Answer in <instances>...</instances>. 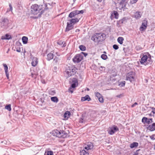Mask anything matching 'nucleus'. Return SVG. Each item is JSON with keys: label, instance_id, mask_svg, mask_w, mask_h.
Here are the masks:
<instances>
[{"label": "nucleus", "instance_id": "f257e3e1", "mask_svg": "<svg viewBox=\"0 0 155 155\" xmlns=\"http://www.w3.org/2000/svg\"><path fill=\"white\" fill-rule=\"evenodd\" d=\"M106 36L105 34L104 33H96L92 36L91 39L95 42H101L105 40Z\"/></svg>", "mask_w": 155, "mask_h": 155}, {"label": "nucleus", "instance_id": "f03ea898", "mask_svg": "<svg viewBox=\"0 0 155 155\" xmlns=\"http://www.w3.org/2000/svg\"><path fill=\"white\" fill-rule=\"evenodd\" d=\"M80 18H71V19L68 20V22H67V25L65 29V31H68L72 30L74 27L73 25L79 21Z\"/></svg>", "mask_w": 155, "mask_h": 155}, {"label": "nucleus", "instance_id": "7ed1b4c3", "mask_svg": "<svg viewBox=\"0 0 155 155\" xmlns=\"http://www.w3.org/2000/svg\"><path fill=\"white\" fill-rule=\"evenodd\" d=\"M43 8L42 5H38L37 4L33 5L31 7V13L34 15H37Z\"/></svg>", "mask_w": 155, "mask_h": 155}, {"label": "nucleus", "instance_id": "20e7f679", "mask_svg": "<svg viewBox=\"0 0 155 155\" xmlns=\"http://www.w3.org/2000/svg\"><path fill=\"white\" fill-rule=\"evenodd\" d=\"M54 136L58 137L65 138L67 136V134L63 130H58L57 129L54 130L52 131Z\"/></svg>", "mask_w": 155, "mask_h": 155}, {"label": "nucleus", "instance_id": "39448f33", "mask_svg": "<svg viewBox=\"0 0 155 155\" xmlns=\"http://www.w3.org/2000/svg\"><path fill=\"white\" fill-rule=\"evenodd\" d=\"M77 68L74 66L68 67L66 69L65 72L68 77L74 75L76 73Z\"/></svg>", "mask_w": 155, "mask_h": 155}, {"label": "nucleus", "instance_id": "423d86ee", "mask_svg": "<svg viewBox=\"0 0 155 155\" xmlns=\"http://www.w3.org/2000/svg\"><path fill=\"white\" fill-rule=\"evenodd\" d=\"M140 62L141 64H143L145 65L151 64L152 61L151 60V56L150 54H149L148 56L147 55H143L141 58Z\"/></svg>", "mask_w": 155, "mask_h": 155}, {"label": "nucleus", "instance_id": "0eeeda50", "mask_svg": "<svg viewBox=\"0 0 155 155\" xmlns=\"http://www.w3.org/2000/svg\"><path fill=\"white\" fill-rule=\"evenodd\" d=\"M126 80L129 81L130 82L135 80V74L133 72H130L126 74Z\"/></svg>", "mask_w": 155, "mask_h": 155}, {"label": "nucleus", "instance_id": "6e6552de", "mask_svg": "<svg viewBox=\"0 0 155 155\" xmlns=\"http://www.w3.org/2000/svg\"><path fill=\"white\" fill-rule=\"evenodd\" d=\"M126 0H122L120 2L116 4V7L117 9L121 10L125 7L126 5Z\"/></svg>", "mask_w": 155, "mask_h": 155}, {"label": "nucleus", "instance_id": "1a4fd4ad", "mask_svg": "<svg viewBox=\"0 0 155 155\" xmlns=\"http://www.w3.org/2000/svg\"><path fill=\"white\" fill-rule=\"evenodd\" d=\"M119 130V128L115 125L109 127L108 129V132L110 135L113 134Z\"/></svg>", "mask_w": 155, "mask_h": 155}, {"label": "nucleus", "instance_id": "9d476101", "mask_svg": "<svg viewBox=\"0 0 155 155\" xmlns=\"http://www.w3.org/2000/svg\"><path fill=\"white\" fill-rule=\"evenodd\" d=\"M83 56L80 54H76L73 59V62L75 63H78L80 62L83 59Z\"/></svg>", "mask_w": 155, "mask_h": 155}, {"label": "nucleus", "instance_id": "9b49d317", "mask_svg": "<svg viewBox=\"0 0 155 155\" xmlns=\"http://www.w3.org/2000/svg\"><path fill=\"white\" fill-rule=\"evenodd\" d=\"M84 149L87 151L92 149L94 147L93 144L90 142H87L85 144L84 146Z\"/></svg>", "mask_w": 155, "mask_h": 155}, {"label": "nucleus", "instance_id": "f8f14e48", "mask_svg": "<svg viewBox=\"0 0 155 155\" xmlns=\"http://www.w3.org/2000/svg\"><path fill=\"white\" fill-rule=\"evenodd\" d=\"M147 23V21L146 20H144L142 21L141 26L140 28V31H143L146 29Z\"/></svg>", "mask_w": 155, "mask_h": 155}, {"label": "nucleus", "instance_id": "ddd939ff", "mask_svg": "<svg viewBox=\"0 0 155 155\" xmlns=\"http://www.w3.org/2000/svg\"><path fill=\"white\" fill-rule=\"evenodd\" d=\"M142 121L144 123L149 124L153 122V119L152 118L148 119L146 117H143L142 120Z\"/></svg>", "mask_w": 155, "mask_h": 155}, {"label": "nucleus", "instance_id": "4468645a", "mask_svg": "<svg viewBox=\"0 0 155 155\" xmlns=\"http://www.w3.org/2000/svg\"><path fill=\"white\" fill-rule=\"evenodd\" d=\"M119 14L118 12L115 11H113L110 15V18L111 19H113L114 18L116 19H118V18Z\"/></svg>", "mask_w": 155, "mask_h": 155}, {"label": "nucleus", "instance_id": "2eb2a0df", "mask_svg": "<svg viewBox=\"0 0 155 155\" xmlns=\"http://www.w3.org/2000/svg\"><path fill=\"white\" fill-rule=\"evenodd\" d=\"M147 129L150 131H153L155 130V123H153L149 125L147 127Z\"/></svg>", "mask_w": 155, "mask_h": 155}, {"label": "nucleus", "instance_id": "dca6fc26", "mask_svg": "<svg viewBox=\"0 0 155 155\" xmlns=\"http://www.w3.org/2000/svg\"><path fill=\"white\" fill-rule=\"evenodd\" d=\"M38 62V59L36 57H33L31 63L32 65L34 67H35L37 65Z\"/></svg>", "mask_w": 155, "mask_h": 155}, {"label": "nucleus", "instance_id": "f3484780", "mask_svg": "<svg viewBox=\"0 0 155 155\" xmlns=\"http://www.w3.org/2000/svg\"><path fill=\"white\" fill-rule=\"evenodd\" d=\"M54 51H51L47 54V59L49 61L53 58L54 55Z\"/></svg>", "mask_w": 155, "mask_h": 155}, {"label": "nucleus", "instance_id": "a211bd4d", "mask_svg": "<svg viewBox=\"0 0 155 155\" xmlns=\"http://www.w3.org/2000/svg\"><path fill=\"white\" fill-rule=\"evenodd\" d=\"M77 12V10L72 12L69 14L68 17L71 18H72L77 15H78Z\"/></svg>", "mask_w": 155, "mask_h": 155}, {"label": "nucleus", "instance_id": "6ab92c4d", "mask_svg": "<svg viewBox=\"0 0 155 155\" xmlns=\"http://www.w3.org/2000/svg\"><path fill=\"white\" fill-rule=\"evenodd\" d=\"M91 100V98L88 95H86L85 97H82L81 101H89Z\"/></svg>", "mask_w": 155, "mask_h": 155}, {"label": "nucleus", "instance_id": "aec40b11", "mask_svg": "<svg viewBox=\"0 0 155 155\" xmlns=\"http://www.w3.org/2000/svg\"><path fill=\"white\" fill-rule=\"evenodd\" d=\"M141 15L140 14V12H136L134 15V17L136 19H139L141 17Z\"/></svg>", "mask_w": 155, "mask_h": 155}, {"label": "nucleus", "instance_id": "412c9836", "mask_svg": "<svg viewBox=\"0 0 155 155\" xmlns=\"http://www.w3.org/2000/svg\"><path fill=\"white\" fill-rule=\"evenodd\" d=\"M71 113L68 111L65 112L64 114V117L65 120H67L70 117Z\"/></svg>", "mask_w": 155, "mask_h": 155}, {"label": "nucleus", "instance_id": "4be33fe9", "mask_svg": "<svg viewBox=\"0 0 155 155\" xmlns=\"http://www.w3.org/2000/svg\"><path fill=\"white\" fill-rule=\"evenodd\" d=\"M57 44L60 45L62 47H64L66 46L65 42L61 40L58 41Z\"/></svg>", "mask_w": 155, "mask_h": 155}, {"label": "nucleus", "instance_id": "5701e85b", "mask_svg": "<svg viewBox=\"0 0 155 155\" xmlns=\"http://www.w3.org/2000/svg\"><path fill=\"white\" fill-rule=\"evenodd\" d=\"M80 155H89L88 151L84 149L80 151Z\"/></svg>", "mask_w": 155, "mask_h": 155}, {"label": "nucleus", "instance_id": "b1692460", "mask_svg": "<svg viewBox=\"0 0 155 155\" xmlns=\"http://www.w3.org/2000/svg\"><path fill=\"white\" fill-rule=\"evenodd\" d=\"M138 145V143L137 142H133L130 144V148H133L134 147H137Z\"/></svg>", "mask_w": 155, "mask_h": 155}, {"label": "nucleus", "instance_id": "393cba45", "mask_svg": "<svg viewBox=\"0 0 155 155\" xmlns=\"http://www.w3.org/2000/svg\"><path fill=\"white\" fill-rule=\"evenodd\" d=\"M124 40V38L121 37H118L117 38V41L120 44L122 45L123 43V41Z\"/></svg>", "mask_w": 155, "mask_h": 155}, {"label": "nucleus", "instance_id": "a878e982", "mask_svg": "<svg viewBox=\"0 0 155 155\" xmlns=\"http://www.w3.org/2000/svg\"><path fill=\"white\" fill-rule=\"evenodd\" d=\"M12 38L11 36L8 34H6L5 36H2V39H10Z\"/></svg>", "mask_w": 155, "mask_h": 155}, {"label": "nucleus", "instance_id": "bb28decb", "mask_svg": "<svg viewBox=\"0 0 155 155\" xmlns=\"http://www.w3.org/2000/svg\"><path fill=\"white\" fill-rule=\"evenodd\" d=\"M22 40L23 43L24 44H26L28 42V38L27 37L25 36H23L22 37Z\"/></svg>", "mask_w": 155, "mask_h": 155}, {"label": "nucleus", "instance_id": "cd10ccee", "mask_svg": "<svg viewBox=\"0 0 155 155\" xmlns=\"http://www.w3.org/2000/svg\"><path fill=\"white\" fill-rule=\"evenodd\" d=\"M51 100L54 102L57 103L58 101V98L56 97H52L51 98Z\"/></svg>", "mask_w": 155, "mask_h": 155}, {"label": "nucleus", "instance_id": "c85d7f7f", "mask_svg": "<svg viewBox=\"0 0 155 155\" xmlns=\"http://www.w3.org/2000/svg\"><path fill=\"white\" fill-rule=\"evenodd\" d=\"M3 65L4 67L5 73H6V72H8V67L7 65L5 64H3Z\"/></svg>", "mask_w": 155, "mask_h": 155}, {"label": "nucleus", "instance_id": "c756f323", "mask_svg": "<svg viewBox=\"0 0 155 155\" xmlns=\"http://www.w3.org/2000/svg\"><path fill=\"white\" fill-rule=\"evenodd\" d=\"M45 155H54L53 152L52 151H48L45 152Z\"/></svg>", "mask_w": 155, "mask_h": 155}, {"label": "nucleus", "instance_id": "7c9ffc66", "mask_svg": "<svg viewBox=\"0 0 155 155\" xmlns=\"http://www.w3.org/2000/svg\"><path fill=\"white\" fill-rule=\"evenodd\" d=\"M79 48L81 50L83 51L85 50L86 49L85 47L83 45H80Z\"/></svg>", "mask_w": 155, "mask_h": 155}, {"label": "nucleus", "instance_id": "2f4dec72", "mask_svg": "<svg viewBox=\"0 0 155 155\" xmlns=\"http://www.w3.org/2000/svg\"><path fill=\"white\" fill-rule=\"evenodd\" d=\"M5 108L6 109L10 111L11 110V105L10 104H9L5 106Z\"/></svg>", "mask_w": 155, "mask_h": 155}, {"label": "nucleus", "instance_id": "473e14b6", "mask_svg": "<svg viewBox=\"0 0 155 155\" xmlns=\"http://www.w3.org/2000/svg\"><path fill=\"white\" fill-rule=\"evenodd\" d=\"M95 96L97 97L98 98L102 96L101 94L98 92H95Z\"/></svg>", "mask_w": 155, "mask_h": 155}, {"label": "nucleus", "instance_id": "72a5a7b5", "mask_svg": "<svg viewBox=\"0 0 155 155\" xmlns=\"http://www.w3.org/2000/svg\"><path fill=\"white\" fill-rule=\"evenodd\" d=\"M101 57L102 59L104 60H106L107 58V56L105 54H102L101 55Z\"/></svg>", "mask_w": 155, "mask_h": 155}, {"label": "nucleus", "instance_id": "f704fd0d", "mask_svg": "<svg viewBox=\"0 0 155 155\" xmlns=\"http://www.w3.org/2000/svg\"><path fill=\"white\" fill-rule=\"evenodd\" d=\"M98 99L99 102L101 103H103L104 101V98L102 96L98 98Z\"/></svg>", "mask_w": 155, "mask_h": 155}, {"label": "nucleus", "instance_id": "c9c22d12", "mask_svg": "<svg viewBox=\"0 0 155 155\" xmlns=\"http://www.w3.org/2000/svg\"><path fill=\"white\" fill-rule=\"evenodd\" d=\"M72 82L73 83L78 84V81L76 78H73L72 80Z\"/></svg>", "mask_w": 155, "mask_h": 155}, {"label": "nucleus", "instance_id": "e433bc0d", "mask_svg": "<svg viewBox=\"0 0 155 155\" xmlns=\"http://www.w3.org/2000/svg\"><path fill=\"white\" fill-rule=\"evenodd\" d=\"M125 81H123L121 82L119 84L120 85L121 87H124L125 86Z\"/></svg>", "mask_w": 155, "mask_h": 155}, {"label": "nucleus", "instance_id": "4c0bfd02", "mask_svg": "<svg viewBox=\"0 0 155 155\" xmlns=\"http://www.w3.org/2000/svg\"><path fill=\"white\" fill-rule=\"evenodd\" d=\"M113 48L115 50H117L119 48L118 46L116 45H113Z\"/></svg>", "mask_w": 155, "mask_h": 155}, {"label": "nucleus", "instance_id": "58836bf2", "mask_svg": "<svg viewBox=\"0 0 155 155\" xmlns=\"http://www.w3.org/2000/svg\"><path fill=\"white\" fill-rule=\"evenodd\" d=\"M150 139L152 140L155 139V134H153L150 136Z\"/></svg>", "mask_w": 155, "mask_h": 155}, {"label": "nucleus", "instance_id": "ea45409f", "mask_svg": "<svg viewBox=\"0 0 155 155\" xmlns=\"http://www.w3.org/2000/svg\"><path fill=\"white\" fill-rule=\"evenodd\" d=\"M138 0H130V3L132 4H133L136 3Z\"/></svg>", "mask_w": 155, "mask_h": 155}, {"label": "nucleus", "instance_id": "a19ab883", "mask_svg": "<svg viewBox=\"0 0 155 155\" xmlns=\"http://www.w3.org/2000/svg\"><path fill=\"white\" fill-rule=\"evenodd\" d=\"M151 109H152V111H151V113H152L153 114H155V108L154 107H151Z\"/></svg>", "mask_w": 155, "mask_h": 155}, {"label": "nucleus", "instance_id": "79ce46f5", "mask_svg": "<svg viewBox=\"0 0 155 155\" xmlns=\"http://www.w3.org/2000/svg\"><path fill=\"white\" fill-rule=\"evenodd\" d=\"M77 11L78 12H78V14H80V13L82 14L84 12V11L83 10H81V11L77 10Z\"/></svg>", "mask_w": 155, "mask_h": 155}, {"label": "nucleus", "instance_id": "37998d69", "mask_svg": "<svg viewBox=\"0 0 155 155\" xmlns=\"http://www.w3.org/2000/svg\"><path fill=\"white\" fill-rule=\"evenodd\" d=\"M78 85V84H75L73 83L72 84L71 86V88H74L75 87H76V85L77 86Z\"/></svg>", "mask_w": 155, "mask_h": 155}, {"label": "nucleus", "instance_id": "c03bdc74", "mask_svg": "<svg viewBox=\"0 0 155 155\" xmlns=\"http://www.w3.org/2000/svg\"><path fill=\"white\" fill-rule=\"evenodd\" d=\"M124 95L123 94H121L117 95L116 96V97H117L120 98V97H123L124 96Z\"/></svg>", "mask_w": 155, "mask_h": 155}, {"label": "nucleus", "instance_id": "a18cd8bd", "mask_svg": "<svg viewBox=\"0 0 155 155\" xmlns=\"http://www.w3.org/2000/svg\"><path fill=\"white\" fill-rule=\"evenodd\" d=\"M56 58H54V61H55V62H58V60H59V59L58 58H57L56 57H55Z\"/></svg>", "mask_w": 155, "mask_h": 155}, {"label": "nucleus", "instance_id": "49530a36", "mask_svg": "<svg viewBox=\"0 0 155 155\" xmlns=\"http://www.w3.org/2000/svg\"><path fill=\"white\" fill-rule=\"evenodd\" d=\"M5 74H6V77H7V78L8 79L9 78L8 72H6V73H5Z\"/></svg>", "mask_w": 155, "mask_h": 155}, {"label": "nucleus", "instance_id": "de8ad7c7", "mask_svg": "<svg viewBox=\"0 0 155 155\" xmlns=\"http://www.w3.org/2000/svg\"><path fill=\"white\" fill-rule=\"evenodd\" d=\"M69 91L71 92V93H72L73 92V90L72 89L71 87H70L69 89Z\"/></svg>", "mask_w": 155, "mask_h": 155}, {"label": "nucleus", "instance_id": "09e8293b", "mask_svg": "<svg viewBox=\"0 0 155 155\" xmlns=\"http://www.w3.org/2000/svg\"><path fill=\"white\" fill-rule=\"evenodd\" d=\"M9 7H10V10L11 11H12V5H11V4H9Z\"/></svg>", "mask_w": 155, "mask_h": 155}, {"label": "nucleus", "instance_id": "8fccbe9b", "mask_svg": "<svg viewBox=\"0 0 155 155\" xmlns=\"http://www.w3.org/2000/svg\"><path fill=\"white\" fill-rule=\"evenodd\" d=\"M81 53L83 54L85 57H86V56H87V53H85L84 52H82Z\"/></svg>", "mask_w": 155, "mask_h": 155}, {"label": "nucleus", "instance_id": "3c124183", "mask_svg": "<svg viewBox=\"0 0 155 155\" xmlns=\"http://www.w3.org/2000/svg\"><path fill=\"white\" fill-rule=\"evenodd\" d=\"M137 103L136 102H135V103L133 105H132V107H134V106L135 105H137Z\"/></svg>", "mask_w": 155, "mask_h": 155}, {"label": "nucleus", "instance_id": "603ef678", "mask_svg": "<svg viewBox=\"0 0 155 155\" xmlns=\"http://www.w3.org/2000/svg\"><path fill=\"white\" fill-rule=\"evenodd\" d=\"M148 115L150 117H152V116H154V115L153 114H152V113L150 114H148Z\"/></svg>", "mask_w": 155, "mask_h": 155}, {"label": "nucleus", "instance_id": "864d4df0", "mask_svg": "<svg viewBox=\"0 0 155 155\" xmlns=\"http://www.w3.org/2000/svg\"><path fill=\"white\" fill-rule=\"evenodd\" d=\"M99 2H101L102 0H97Z\"/></svg>", "mask_w": 155, "mask_h": 155}, {"label": "nucleus", "instance_id": "5fc2aeb1", "mask_svg": "<svg viewBox=\"0 0 155 155\" xmlns=\"http://www.w3.org/2000/svg\"><path fill=\"white\" fill-rule=\"evenodd\" d=\"M17 51L18 52H20L21 51L20 50H17Z\"/></svg>", "mask_w": 155, "mask_h": 155}, {"label": "nucleus", "instance_id": "6e6d98bb", "mask_svg": "<svg viewBox=\"0 0 155 155\" xmlns=\"http://www.w3.org/2000/svg\"><path fill=\"white\" fill-rule=\"evenodd\" d=\"M33 74L32 73H31V75H32V77H33Z\"/></svg>", "mask_w": 155, "mask_h": 155}, {"label": "nucleus", "instance_id": "4d7b16f0", "mask_svg": "<svg viewBox=\"0 0 155 155\" xmlns=\"http://www.w3.org/2000/svg\"><path fill=\"white\" fill-rule=\"evenodd\" d=\"M87 90L89 91V89L88 88L87 89Z\"/></svg>", "mask_w": 155, "mask_h": 155}, {"label": "nucleus", "instance_id": "13d9d810", "mask_svg": "<svg viewBox=\"0 0 155 155\" xmlns=\"http://www.w3.org/2000/svg\"><path fill=\"white\" fill-rule=\"evenodd\" d=\"M154 150H155V146H154Z\"/></svg>", "mask_w": 155, "mask_h": 155}, {"label": "nucleus", "instance_id": "bf43d9fd", "mask_svg": "<svg viewBox=\"0 0 155 155\" xmlns=\"http://www.w3.org/2000/svg\"><path fill=\"white\" fill-rule=\"evenodd\" d=\"M57 55H58V56H59V55H58V54H57Z\"/></svg>", "mask_w": 155, "mask_h": 155}]
</instances>
